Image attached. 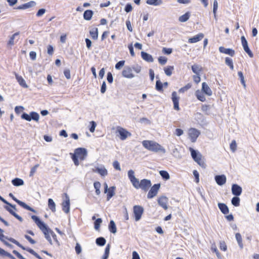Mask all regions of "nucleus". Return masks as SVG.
I'll list each match as a JSON object with an SVG mask.
<instances>
[{
    "label": "nucleus",
    "instance_id": "obj_26",
    "mask_svg": "<svg viewBox=\"0 0 259 259\" xmlns=\"http://www.w3.org/2000/svg\"><path fill=\"white\" fill-rule=\"evenodd\" d=\"M15 77L17 81L21 86L25 88H28V85L26 83L25 80L21 76H19L18 74L15 73Z\"/></svg>",
    "mask_w": 259,
    "mask_h": 259
},
{
    "label": "nucleus",
    "instance_id": "obj_13",
    "mask_svg": "<svg viewBox=\"0 0 259 259\" xmlns=\"http://www.w3.org/2000/svg\"><path fill=\"white\" fill-rule=\"evenodd\" d=\"M117 132L120 136V138L121 140H124L128 136H131L130 133L122 127H119L117 129Z\"/></svg>",
    "mask_w": 259,
    "mask_h": 259
},
{
    "label": "nucleus",
    "instance_id": "obj_30",
    "mask_svg": "<svg viewBox=\"0 0 259 259\" xmlns=\"http://www.w3.org/2000/svg\"><path fill=\"white\" fill-rule=\"evenodd\" d=\"M177 93L176 92H173L172 93V100L174 105V108L178 110V100L177 99Z\"/></svg>",
    "mask_w": 259,
    "mask_h": 259
},
{
    "label": "nucleus",
    "instance_id": "obj_36",
    "mask_svg": "<svg viewBox=\"0 0 259 259\" xmlns=\"http://www.w3.org/2000/svg\"><path fill=\"white\" fill-rule=\"evenodd\" d=\"M147 4L153 6H159L162 4V0H147Z\"/></svg>",
    "mask_w": 259,
    "mask_h": 259
},
{
    "label": "nucleus",
    "instance_id": "obj_46",
    "mask_svg": "<svg viewBox=\"0 0 259 259\" xmlns=\"http://www.w3.org/2000/svg\"><path fill=\"white\" fill-rule=\"evenodd\" d=\"M155 88L158 91H162L163 90V84L159 79L156 82Z\"/></svg>",
    "mask_w": 259,
    "mask_h": 259
},
{
    "label": "nucleus",
    "instance_id": "obj_62",
    "mask_svg": "<svg viewBox=\"0 0 259 259\" xmlns=\"http://www.w3.org/2000/svg\"><path fill=\"white\" fill-rule=\"evenodd\" d=\"M90 123H91V127L90 128V131L91 133H93L95 131V127H96V126L97 125V124L94 121H91Z\"/></svg>",
    "mask_w": 259,
    "mask_h": 259
},
{
    "label": "nucleus",
    "instance_id": "obj_37",
    "mask_svg": "<svg viewBox=\"0 0 259 259\" xmlns=\"http://www.w3.org/2000/svg\"><path fill=\"white\" fill-rule=\"evenodd\" d=\"M48 206L49 208L53 211H56V204L53 200L49 198L48 200Z\"/></svg>",
    "mask_w": 259,
    "mask_h": 259
},
{
    "label": "nucleus",
    "instance_id": "obj_32",
    "mask_svg": "<svg viewBox=\"0 0 259 259\" xmlns=\"http://www.w3.org/2000/svg\"><path fill=\"white\" fill-rule=\"evenodd\" d=\"M12 183L15 186H20L24 185V181L20 178H15L12 181Z\"/></svg>",
    "mask_w": 259,
    "mask_h": 259
},
{
    "label": "nucleus",
    "instance_id": "obj_64",
    "mask_svg": "<svg viewBox=\"0 0 259 259\" xmlns=\"http://www.w3.org/2000/svg\"><path fill=\"white\" fill-rule=\"evenodd\" d=\"M113 166L115 169L118 170H121L119 163L117 161H115L113 162Z\"/></svg>",
    "mask_w": 259,
    "mask_h": 259
},
{
    "label": "nucleus",
    "instance_id": "obj_18",
    "mask_svg": "<svg viewBox=\"0 0 259 259\" xmlns=\"http://www.w3.org/2000/svg\"><path fill=\"white\" fill-rule=\"evenodd\" d=\"M158 204L161 206L162 208H163L165 210L167 209V198L164 196L160 197L158 200Z\"/></svg>",
    "mask_w": 259,
    "mask_h": 259
},
{
    "label": "nucleus",
    "instance_id": "obj_50",
    "mask_svg": "<svg viewBox=\"0 0 259 259\" xmlns=\"http://www.w3.org/2000/svg\"><path fill=\"white\" fill-rule=\"evenodd\" d=\"M159 63L161 65H164L166 63L167 59L165 57L160 56L158 59Z\"/></svg>",
    "mask_w": 259,
    "mask_h": 259
},
{
    "label": "nucleus",
    "instance_id": "obj_47",
    "mask_svg": "<svg viewBox=\"0 0 259 259\" xmlns=\"http://www.w3.org/2000/svg\"><path fill=\"white\" fill-rule=\"evenodd\" d=\"M102 222V220L101 218H98L97 220H96L95 222H94V228L96 230H99Z\"/></svg>",
    "mask_w": 259,
    "mask_h": 259
},
{
    "label": "nucleus",
    "instance_id": "obj_22",
    "mask_svg": "<svg viewBox=\"0 0 259 259\" xmlns=\"http://www.w3.org/2000/svg\"><path fill=\"white\" fill-rule=\"evenodd\" d=\"M4 208L12 215H13L15 218L18 220L20 222H22L23 220L21 217L17 214L15 211H13L8 206H5Z\"/></svg>",
    "mask_w": 259,
    "mask_h": 259
},
{
    "label": "nucleus",
    "instance_id": "obj_49",
    "mask_svg": "<svg viewBox=\"0 0 259 259\" xmlns=\"http://www.w3.org/2000/svg\"><path fill=\"white\" fill-rule=\"evenodd\" d=\"M191 86H192L191 84L190 83H188L185 87L179 89V92L183 93L185 92L186 91H187L189 89H190Z\"/></svg>",
    "mask_w": 259,
    "mask_h": 259
},
{
    "label": "nucleus",
    "instance_id": "obj_17",
    "mask_svg": "<svg viewBox=\"0 0 259 259\" xmlns=\"http://www.w3.org/2000/svg\"><path fill=\"white\" fill-rule=\"evenodd\" d=\"M93 171L95 172H98L103 177L106 176L108 174L107 170L103 165H101L100 167H97L95 169H93Z\"/></svg>",
    "mask_w": 259,
    "mask_h": 259
},
{
    "label": "nucleus",
    "instance_id": "obj_19",
    "mask_svg": "<svg viewBox=\"0 0 259 259\" xmlns=\"http://www.w3.org/2000/svg\"><path fill=\"white\" fill-rule=\"evenodd\" d=\"M219 50L221 53L229 55L231 57L234 56L235 54V51L232 49H226L224 47H219Z\"/></svg>",
    "mask_w": 259,
    "mask_h": 259
},
{
    "label": "nucleus",
    "instance_id": "obj_63",
    "mask_svg": "<svg viewBox=\"0 0 259 259\" xmlns=\"http://www.w3.org/2000/svg\"><path fill=\"white\" fill-rule=\"evenodd\" d=\"M46 10L45 9H40L38 10L36 13V16L40 17L42 16L46 13Z\"/></svg>",
    "mask_w": 259,
    "mask_h": 259
},
{
    "label": "nucleus",
    "instance_id": "obj_9",
    "mask_svg": "<svg viewBox=\"0 0 259 259\" xmlns=\"http://www.w3.org/2000/svg\"><path fill=\"white\" fill-rule=\"evenodd\" d=\"M241 40L244 51L248 55L250 58H252L253 57V54L251 51L250 50L248 45L247 41L244 36H242L241 37Z\"/></svg>",
    "mask_w": 259,
    "mask_h": 259
},
{
    "label": "nucleus",
    "instance_id": "obj_40",
    "mask_svg": "<svg viewBox=\"0 0 259 259\" xmlns=\"http://www.w3.org/2000/svg\"><path fill=\"white\" fill-rule=\"evenodd\" d=\"M225 64L228 66L231 70L234 69V65L233 60L229 57H226L225 58Z\"/></svg>",
    "mask_w": 259,
    "mask_h": 259
},
{
    "label": "nucleus",
    "instance_id": "obj_53",
    "mask_svg": "<svg viewBox=\"0 0 259 259\" xmlns=\"http://www.w3.org/2000/svg\"><path fill=\"white\" fill-rule=\"evenodd\" d=\"M218 7V3L217 0H214L213 2V13L214 14V16L216 17V13Z\"/></svg>",
    "mask_w": 259,
    "mask_h": 259
},
{
    "label": "nucleus",
    "instance_id": "obj_39",
    "mask_svg": "<svg viewBox=\"0 0 259 259\" xmlns=\"http://www.w3.org/2000/svg\"><path fill=\"white\" fill-rule=\"evenodd\" d=\"M106 239L102 237L97 238L96 240V244L99 246H104L106 243Z\"/></svg>",
    "mask_w": 259,
    "mask_h": 259
},
{
    "label": "nucleus",
    "instance_id": "obj_12",
    "mask_svg": "<svg viewBox=\"0 0 259 259\" xmlns=\"http://www.w3.org/2000/svg\"><path fill=\"white\" fill-rule=\"evenodd\" d=\"M122 75L123 77L127 78H132L135 76L132 73V69L128 66L124 67L122 70Z\"/></svg>",
    "mask_w": 259,
    "mask_h": 259
},
{
    "label": "nucleus",
    "instance_id": "obj_28",
    "mask_svg": "<svg viewBox=\"0 0 259 259\" xmlns=\"http://www.w3.org/2000/svg\"><path fill=\"white\" fill-rule=\"evenodd\" d=\"M90 34L94 40H97L98 38V29L97 28L95 27L92 28L90 31Z\"/></svg>",
    "mask_w": 259,
    "mask_h": 259
},
{
    "label": "nucleus",
    "instance_id": "obj_38",
    "mask_svg": "<svg viewBox=\"0 0 259 259\" xmlns=\"http://www.w3.org/2000/svg\"><path fill=\"white\" fill-rule=\"evenodd\" d=\"M19 35V32H17L15 33L14 34H13L11 37L10 38L8 42V46H13L14 45V39L16 37H18Z\"/></svg>",
    "mask_w": 259,
    "mask_h": 259
},
{
    "label": "nucleus",
    "instance_id": "obj_8",
    "mask_svg": "<svg viewBox=\"0 0 259 259\" xmlns=\"http://www.w3.org/2000/svg\"><path fill=\"white\" fill-rule=\"evenodd\" d=\"M65 200L62 203V210L66 213H68L70 211V198L67 193L64 194Z\"/></svg>",
    "mask_w": 259,
    "mask_h": 259
},
{
    "label": "nucleus",
    "instance_id": "obj_14",
    "mask_svg": "<svg viewBox=\"0 0 259 259\" xmlns=\"http://www.w3.org/2000/svg\"><path fill=\"white\" fill-rule=\"evenodd\" d=\"M231 190L234 195L239 196L242 193V189L239 185L234 184L232 185Z\"/></svg>",
    "mask_w": 259,
    "mask_h": 259
},
{
    "label": "nucleus",
    "instance_id": "obj_48",
    "mask_svg": "<svg viewBox=\"0 0 259 259\" xmlns=\"http://www.w3.org/2000/svg\"><path fill=\"white\" fill-rule=\"evenodd\" d=\"M238 75L240 79L241 84L244 86V88H245L246 84L243 73L241 71H239L238 72Z\"/></svg>",
    "mask_w": 259,
    "mask_h": 259
},
{
    "label": "nucleus",
    "instance_id": "obj_43",
    "mask_svg": "<svg viewBox=\"0 0 259 259\" xmlns=\"http://www.w3.org/2000/svg\"><path fill=\"white\" fill-rule=\"evenodd\" d=\"M196 96L197 98L200 101L204 102L205 101V97L204 95L200 93L199 91H196Z\"/></svg>",
    "mask_w": 259,
    "mask_h": 259
},
{
    "label": "nucleus",
    "instance_id": "obj_34",
    "mask_svg": "<svg viewBox=\"0 0 259 259\" xmlns=\"http://www.w3.org/2000/svg\"><path fill=\"white\" fill-rule=\"evenodd\" d=\"M235 238L239 246L241 249H242L243 248V244L242 243V239L241 234L239 233H236Z\"/></svg>",
    "mask_w": 259,
    "mask_h": 259
},
{
    "label": "nucleus",
    "instance_id": "obj_7",
    "mask_svg": "<svg viewBox=\"0 0 259 259\" xmlns=\"http://www.w3.org/2000/svg\"><path fill=\"white\" fill-rule=\"evenodd\" d=\"M9 196L11 197L16 202H17L19 205H20L21 206H22V207H23L24 208L27 209V210H28L29 211H32L34 213L36 212V211L33 209L32 208V207H30L29 205H28L27 204H26L25 203H24V202H22L19 200H18V199H17L14 195L12 193H10L9 194Z\"/></svg>",
    "mask_w": 259,
    "mask_h": 259
},
{
    "label": "nucleus",
    "instance_id": "obj_33",
    "mask_svg": "<svg viewBox=\"0 0 259 259\" xmlns=\"http://www.w3.org/2000/svg\"><path fill=\"white\" fill-rule=\"evenodd\" d=\"M192 70L196 75H199L202 71V67L197 64H194L192 66Z\"/></svg>",
    "mask_w": 259,
    "mask_h": 259
},
{
    "label": "nucleus",
    "instance_id": "obj_3",
    "mask_svg": "<svg viewBox=\"0 0 259 259\" xmlns=\"http://www.w3.org/2000/svg\"><path fill=\"white\" fill-rule=\"evenodd\" d=\"M189 150L193 160L196 162L201 167L205 168L206 166L204 160L202 158V155L197 151L190 147Z\"/></svg>",
    "mask_w": 259,
    "mask_h": 259
},
{
    "label": "nucleus",
    "instance_id": "obj_52",
    "mask_svg": "<svg viewBox=\"0 0 259 259\" xmlns=\"http://www.w3.org/2000/svg\"><path fill=\"white\" fill-rule=\"evenodd\" d=\"M125 61L123 60L117 62L115 65V68L117 70H120L124 65Z\"/></svg>",
    "mask_w": 259,
    "mask_h": 259
},
{
    "label": "nucleus",
    "instance_id": "obj_15",
    "mask_svg": "<svg viewBox=\"0 0 259 259\" xmlns=\"http://www.w3.org/2000/svg\"><path fill=\"white\" fill-rule=\"evenodd\" d=\"M36 5L35 2L34 1H30L27 3L24 4L22 5L18 6L17 8H15L17 10H25L27 9H29L32 7L35 6Z\"/></svg>",
    "mask_w": 259,
    "mask_h": 259
},
{
    "label": "nucleus",
    "instance_id": "obj_23",
    "mask_svg": "<svg viewBox=\"0 0 259 259\" xmlns=\"http://www.w3.org/2000/svg\"><path fill=\"white\" fill-rule=\"evenodd\" d=\"M141 57L143 60L148 62H153L154 61L152 56L145 52H141Z\"/></svg>",
    "mask_w": 259,
    "mask_h": 259
},
{
    "label": "nucleus",
    "instance_id": "obj_27",
    "mask_svg": "<svg viewBox=\"0 0 259 259\" xmlns=\"http://www.w3.org/2000/svg\"><path fill=\"white\" fill-rule=\"evenodd\" d=\"M116 189V187L115 186H112L109 188L108 190H107V200L109 201L114 195H115V190Z\"/></svg>",
    "mask_w": 259,
    "mask_h": 259
},
{
    "label": "nucleus",
    "instance_id": "obj_56",
    "mask_svg": "<svg viewBox=\"0 0 259 259\" xmlns=\"http://www.w3.org/2000/svg\"><path fill=\"white\" fill-rule=\"evenodd\" d=\"M21 118L28 121H31L30 114L28 115L27 113L24 112L21 115Z\"/></svg>",
    "mask_w": 259,
    "mask_h": 259
},
{
    "label": "nucleus",
    "instance_id": "obj_1",
    "mask_svg": "<svg viewBox=\"0 0 259 259\" xmlns=\"http://www.w3.org/2000/svg\"><path fill=\"white\" fill-rule=\"evenodd\" d=\"M31 219L34 221L40 230L43 232L46 239L50 243V244H52V239L49 235V234L51 233V230L49 228L48 226L43 222H42L38 217L36 215H32Z\"/></svg>",
    "mask_w": 259,
    "mask_h": 259
},
{
    "label": "nucleus",
    "instance_id": "obj_16",
    "mask_svg": "<svg viewBox=\"0 0 259 259\" xmlns=\"http://www.w3.org/2000/svg\"><path fill=\"white\" fill-rule=\"evenodd\" d=\"M214 179L219 186H222L226 182V177L224 175H217L215 176Z\"/></svg>",
    "mask_w": 259,
    "mask_h": 259
},
{
    "label": "nucleus",
    "instance_id": "obj_21",
    "mask_svg": "<svg viewBox=\"0 0 259 259\" xmlns=\"http://www.w3.org/2000/svg\"><path fill=\"white\" fill-rule=\"evenodd\" d=\"M134 174V171L132 169L128 170L127 173L128 177L130 180V181L132 183L133 186L135 185V184L138 180V179L135 177Z\"/></svg>",
    "mask_w": 259,
    "mask_h": 259
},
{
    "label": "nucleus",
    "instance_id": "obj_61",
    "mask_svg": "<svg viewBox=\"0 0 259 259\" xmlns=\"http://www.w3.org/2000/svg\"><path fill=\"white\" fill-rule=\"evenodd\" d=\"M107 81L109 83H111L113 82V76H112V73L110 72H108V73H107Z\"/></svg>",
    "mask_w": 259,
    "mask_h": 259
},
{
    "label": "nucleus",
    "instance_id": "obj_35",
    "mask_svg": "<svg viewBox=\"0 0 259 259\" xmlns=\"http://www.w3.org/2000/svg\"><path fill=\"white\" fill-rule=\"evenodd\" d=\"M191 13L190 12H186L185 14L179 17V21L181 22H186L190 18Z\"/></svg>",
    "mask_w": 259,
    "mask_h": 259
},
{
    "label": "nucleus",
    "instance_id": "obj_51",
    "mask_svg": "<svg viewBox=\"0 0 259 259\" xmlns=\"http://www.w3.org/2000/svg\"><path fill=\"white\" fill-rule=\"evenodd\" d=\"M6 239L8 240L10 242L14 243L15 244H16V245H17L18 246H19L20 248L22 246L18 241H17L16 240H15V239H14L13 238H8L7 237H6Z\"/></svg>",
    "mask_w": 259,
    "mask_h": 259
},
{
    "label": "nucleus",
    "instance_id": "obj_44",
    "mask_svg": "<svg viewBox=\"0 0 259 259\" xmlns=\"http://www.w3.org/2000/svg\"><path fill=\"white\" fill-rule=\"evenodd\" d=\"M159 174L161 177L165 180L169 179V175L168 173L165 170H160L159 171Z\"/></svg>",
    "mask_w": 259,
    "mask_h": 259
},
{
    "label": "nucleus",
    "instance_id": "obj_45",
    "mask_svg": "<svg viewBox=\"0 0 259 259\" xmlns=\"http://www.w3.org/2000/svg\"><path fill=\"white\" fill-rule=\"evenodd\" d=\"M174 69L173 66H168L166 68H165L164 70L165 74L167 76H170L172 74V71Z\"/></svg>",
    "mask_w": 259,
    "mask_h": 259
},
{
    "label": "nucleus",
    "instance_id": "obj_58",
    "mask_svg": "<svg viewBox=\"0 0 259 259\" xmlns=\"http://www.w3.org/2000/svg\"><path fill=\"white\" fill-rule=\"evenodd\" d=\"M162 52L166 55H169L172 53V49L170 48H163Z\"/></svg>",
    "mask_w": 259,
    "mask_h": 259
},
{
    "label": "nucleus",
    "instance_id": "obj_57",
    "mask_svg": "<svg viewBox=\"0 0 259 259\" xmlns=\"http://www.w3.org/2000/svg\"><path fill=\"white\" fill-rule=\"evenodd\" d=\"M193 174L195 177V182L197 183H198L199 182V174L197 170H194L193 171Z\"/></svg>",
    "mask_w": 259,
    "mask_h": 259
},
{
    "label": "nucleus",
    "instance_id": "obj_4",
    "mask_svg": "<svg viewBox=\"0 0 259 259\" xmlns=\"http://www.w3.org/2000/svg\"><path fill=\"white\" fill-rule=\"evenodd\" d=\"M151 183L150 180L148 179H143L139 182V180L135 184L134 187L136 189H141L142 190L146 192L148 190L149 188L151 186Z\"/></svg>",
    "mask_w": 259,
    "mask_h": 259
},
{
    "label": "nucleus",
    "instance_id": "obj_11",
    "mask_svg": "<svg viewBox=\"0 0 259 259\" xmlns=\"http://www.w3.org/2000/svg\"><path fill=\"white\" fill-rule=\"evenodd\" d=\"M74 155L81 160H83L87 156V150L83 148H78L75 149Z\"/></svg>",
    "mask_w": 259,
    "mask_h": 259
},
{
    "label": "nucleus",
    "instance_id": "obj_2",
    "mask_svg": "<svg viewBox=\"0 0 259 259\" xmlns=\"http://www.w3.org/2000/svg\"><path fill=\"white\" fill-rule=\"evenodd\" d=\"M143 147L154 152L165 153V149L158 143L153 141L144 140L142 142Z\"/></svg>",
    "mask_w": 259,
    "mask_h": 259
},
{
    "label": "nucleus",
    "instance_id": "obj_20",
    "mask_svg": "<svg viewBox=\"0 0 259 259\" xmlns=\"http://www.w3.org/2000/svg\"><path fill=\"white\" fill-rule=\"evenodd\" d=\"M204 37V34L202 33H199L196 35L189 38L188 42L189 43H195L201 40Z\"/></svg>",
    "mask_w": 259,
    "mask_h": 259
},
{
    "label": "nucleus",
    "instance_id": "obj_29",
    "mask_svg": "<svg viewBox=\"0 0 259 259\" xmlns=\"http://www.w3.org/2000/svg\"><path fill=\"white\" fill-rule=\"evenodd\" d=\"M94 14L93 11L90 10H86L83 13V18L85 20H90Z\"/></svg>",
    "mask_w": 259,
    "mask_h": 259
},
{
    "label": "nucleus",
    "instance_id": "obj_41",
    "mask_svg": "<svg viewBox=\"0 0 259 259\" xmlns=\"http://www.w3.org/2000/svg\"><path fill=\"white\" fill-rule=\"evenodd\" d=\"M30 118L31 120H33L36 122L39 120V115L37 112L32 111L30 112Z\"/></svg>",
    "mask_w": 259,
    "mask_h": 259
},
{
    "label": "nucleus",
    "instance_id": "obj_59",
    "mask_svg": "<svg viewBox=\"0 0 259 259\" xmlns=\"http://www.w3.org/2000/svg\"><path fill=\"white\" fill-rule=\"evenodd\" d=\"M22 249L25 250L30 253L32 255H34L36 253L35 251H34L32 249L28 248V247H25L23 245L21 247Z\"/></svg>",
    "mask_w": 259,
    "mask_h": 259
},
{
    "label": "nucleus",
    "instance_id": "obj_55",
    "mask_svg": "<svg viewBox=\"0 0 259 259\" xmlns=\"http://www.w3.org/2000/svg\"><path fill=\"white\" fill-rule=\"evenodd\" d=\"M38 166L39 164H37L31 168V170L29 174L30 177H32L33 176L34 174L36 172V169L37 168V167H38Z\"/></svg>",
    "mask_w": 259,
    "mask_h": 259
},
{
    "label": "nucleus",
    "instance_id": "obj_5",
    "mask_svg": "<svg viewBox=\"0 0 259 259\" xmlns=\"http://www.w3.org/2000/svg\"><path fill=\"white\" fill-rule=\"evenodd\" d=\"M133 211L136 221H139L144 212V208L140 205H135L133 207Z\"/></svg>",
    "mask_w": 259,
    "mask_h": 259
},
{
    "label": "nucleus",
    "instance_id": "obj_24",
    "mask_svg": "<svg viewBox=\"0 0 259 259\" xmlns=\"http://www.w3.org/2000/svg\"><path fill=\"white\" fill-rule=\"evenodd\" d=\"M202 91L208 96H211L212 95V91L206 82L202 83Z\"/></svg>",
    "mask_w": 259,
    "mask_h": 259
},
{
    "label": "nucleus",
    "instance_id": "obj_60",
    "mask_svg": "<svg viewBox=\"0 0 259 259\" xmlns=\"http://www.w3.org/2000/svg\"><path fill=\"white\" fill-rule=\"evenodd\" d=\"M220 248L223 251H226L227 249V246L224 241H221L220 243Z\"/></svg>",
    "mask_w": 259,
    "mask_h": 259
},
{
    "label": "nucleus",
    "instance_id": "obj_25",
    "mask_svg": "<svg viewBox=\"0 0 259 259\" xmlns=\"http://www.w3.org/2000/svg\"><path fill=\"white\" fill-rule=\"evenodd\" d=\"M218 207L223 213L226 214L229 213V209L226 204L223 203H219Z\"/></svg>",
    "mask_w": 259,
    "mask_h": 259
},
{
    "label": "nucleus",
    "instance_id": "obj_6",
    "mask_svg": "<svg viewBox=\"0 0 259 259\" xmlns=\"http://www.w3.org/2000/svg\"><path fill=\"white\" fill-rule=\"evenodd\" d=\"M200 134L199 131L195 128H190L188 131L189 138L192 142H195Z\"/></svg>",
    "mask_w": 259,
    "mask_h": 259
},
{
    "label": "nucleus",
    "instance_id": "obj_31",
    "mask_svg": "<svg viewBox=\"0 0 259 259\" xmlns=\"http://www.w3.org/2000/svg\"><path fill=\"white\" fill-rule=\"evenodd\" d=\"M109 230L113 234H115L117 232L116 225L113 220H111L109 225Z\"/></svg>",
    "mask_w": 259,
    "mask_h": 259
},
{
    "label": "nucleus",
    "instance_id": "obj_54",
    "mask_svg": "<svg viewBox=\"0 0 259 259\" xmlns=\"http://www.w3.org/2000/svg\"><path fill=\"white\" fill-rule=\"evenodd\" d=\"M230 149L233 152H235L237 148V144L236 143V141L235 140H233L232 141L231 143L230 144Z\"/></svg>",
    "mask_w": 259,
    "mask_h": 259
},
{
    "label": "nucleus",
    "instance_id": "obj_10",
    "mask_svg": "<svg viewBox=\"0 0 259 259\" xmlns=\"http://www.w3.org/2000/svg\"><path fill=\"white\" fill-rule=\"evenodd\" d=\"M160 187V184H154L149 190L147 194V198L148 199H151L155 196L157 195Z\"/></svg>",
    "mask_w": 259,
    "mask_h": 259
},
{
    "label": "nucleus",
    "instance_id": "obj_42",
    "mask_svg": "<svg viewBox=\"0 0 259 259\" xmlns=\"http://www.w3.org/2000/svg\"><path fill=\"white\" fill-rule=\"evenodd\" d=\"M240 198L236 196L233 197L231 200L232 204L235 206H238L240 205Z\"/></svg>",
    "mask_w": 259,
    "mask_h": 259
}]
</instances>
